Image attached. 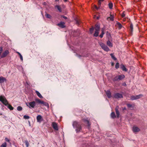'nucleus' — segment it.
I'll return each instance as SVG.
<instances>
[{
  "label": "nucleus",
  "mask_w": 147,
  "mask_h": 147,
  "mask_svg": "<svg viewBox=\"0 0 147 147\" xmlns=\"http://www.w3.org/2000/svg\"><path fill=\"white\" fill-rule=\"evenodd\" d=\"M0 100L5 105L7 106L10 110H12L13 109V107L8 104L7 100L4 96H0Z\"/></svg>",
  "instance_id": "obj_1"
},
{
  "label": "nucleus",
  "mask_w": 147,
  "mask_h": 147,
  "mask_svg": "<svg viewBox=\"0 0 147 147\" xmlns=\"http://www.w3.org/2000/svg\"><path fill=\"white\" fill-rule=\"evenodd\" d=\"M73 125L74 128H76V130L77 132L81 131V127L80 124L77 121H74L73 123Z\"/></svg>",
  "instance_id": "obj_2"
},
{
  "label": "nucleus",
  "mask_w": 147,
  "mask_h": 147,
  "mask_svg": "<svg viewBox=\"0 0 147 147\" xmlns=\"http://www.w3.org/2000/svg\"><path fill=\"white\" fill-rule=\"evenodd\" d=\"M26 106L30 108H34L36 105V102L35 101H32L29 102H26Z\"/></svg>",
  "instance_id": "obj_3"
},
{
  "label": "nucleus",
  "mask_w": 147,
  "mask_h": 147,
  "mask_svg": "<svg viewBox=\"0 0 147 147\" xmlns=\"http://www.w3.org/2000/svg\"><path fill=\"white\" fill-rule=\"evenodd\" d=\"M99 44L101 46L102 48L104 51H108L109 50L108 47L104 43L101 42H99Z\"/></svg>",
  "instance_id": "obj_4"
},
{
  "label": "nucleus",
  "mask_w": 147,
  "mask_h": 147,
  "mask_svg": "<svg viewBox=\"0 0 147 147\" xmlns=\"http://www.w3.org/2000/svg\"><path fill=\"white\" fill-rule=\"evenodd\" d=\"M35 101L37 103H38L42 104L43 105L47 107L48 108L49 107V104L48 103L45 102L43 101H41L39 99L37 98L35 99Z\"/></svg>",
  "instance_id": "obj_5"
},
{
  "label": "nucleus",
  "mask_w": 147,
  "mask_h": 147,
  "mask_svg": "<svg viewBox=\"0 0 147 147\" xmlns=\"http://www.w3.org/2000/svg\"><path fill=\"white\" fill-rule=\"evenodd\" d=\"M125 77L124 75H121L116 76L114 79L113 81H116L118 80H121L123 79Z\"/></svg>",
  "instance_id": "obj_6"
},
{
  "label": "nucleus",
  "mask_w": 147,
  "mask_h": 147,
  "mask_svg": "<svg viewBox=\"0 0 147 147\" xmlns=\"http://www.w3.org/2000/svg\"><path fill=\"white\" fill-rule=\"evenodd\" d=\"M52 126L55 130L57 131L58 130L57 124V123L55 122H53L52 123Z\"/></svg>",
  "instance_id": "obj_7"
},
{
  "label": "nucleus",
  "mask_w": 147,
  "mask_h": 147,
  "mask_svg": "<svg viewBox=\"0 0 147 147\" xmlns=\"http://www.w3.org/2000/svg\"><path fill=\"white\" fill-rule=\"evenodd\" d=\"M114 97L116 98H123V96L120 93H117L114 94Z\"/></svg>",
  "instance_id": "obj_8"
},
{
  "label": "nucleus",
  "mask_w": 147,
  "mask_h": 147,
  "mask_svg": "<svg viewBox=\"0 0 147 147\" xmlns=\"http://www.w3.org/2000/svg\"><path fill=\"white\" fill-rule=\"evenodd\" d=\"M37 120L38 122L40 123L42 120V116L40 115H38L36 117Z\"/></svg>",
  "instance_id": "obj_9"
},
{
  "label": "nucleus",
  "mask_w": 147,
  "mask_h": 147,
  "mask_svg": "<svg viewBox=\"0 0 147 147\" xmlns=\"http://www.w3.org/2000/svg\"><path fill=\"white\" fill-rule=\"evenodd\" d=\"M65 23L64 22H61L57 24V25L62 28H63L65 27Z\"/></svg>",
  "instance_id": "obj_10"
},
{
  "label": "nucleus",
  "mask_w": 147,
  "mask_h": 147,
  "mask_svg": "<svg viewBox=\"0 0 147 147\" xmlns=\"http://www.w3.org/2000/svg\"><path fill=\"white\" fill-rule=\"evenodd\" d=\"M132 130L134 132H136L139 131L140 129L138 127L134 126L132 128Z\"/></svg>",
  "instance_id": "obj_11"
},
{
  "label": "nucleus",
  "mask_w": 147,
  "mask_h": 147,
  "mask_svg": "<svg viewBox=\"0 0 147 147\" xmlns=\"http://www.w3.org/2000/svg\"><path fill=\"white\" fill-rule=\"evenodd\" d=\"M9 52L8 50H6L2 54L1 56V58H3L6 57L9 53Z\"/></svg>",
  "instance_id": "obj_12"
},
{
  "label": "nucleus",
  "mask_w": 147,
  "mask_h": 147,
  "mask_svg": "<svg viewBox=\"0 0 147 147\" xmlns=\"http://www.w3.org/2000/svg\"><path fill=\"white\" fill-rule=\"evenodd\" d=\"M106 92L107 96L109 98L111 97V92L109 90L107 91Z\"/></svg>",
  "instance_id": "obj_13"
},
{
  "label": "nucleus",
  "mask_w": 147,
  "mask_h": 147,
  "mask_svg": "<svg viewBox=\"0 0 147 147\" xmlns=\"http://www.w3.org/2000/svg\"><path fill=\"white\" fill-rule=\"evenodd\" d=\"M6 79L3 77H0V83H3L6 81Z\"/></svg>",
  "instance_id": "obj_14"
},
{
  "label": "nucleus",
  "mask_w": 147,
  "mask_h": 147,
  "mask_svg": "<svg viewBox=\"0 0 147 147\" xmlns=\"http://www.w3.org/2000/svg\"><path fill=\"white\" fill-rule=\"evenodd\" d=\"M143 96V95L141 94H140L138 95H136V100L139 99Z\"/></svg>",
  "instance_id": "obj_15"
},
{
  "label": "nucleus",
  "mask_w": 147,
  "mask_h": 147,
  "mask_svg": "<svg viewBox=\"0 0 147 147\" xmlns=\"http://www.w3.org/2000/svg\"><path fill=\"white\" fill-rule=\"evenodd\" d=\"M83 120L84 122L86 125L88 126L90 125V124L88 120L86 119H83Z\"/></svg>",
  "instance_id": "obj_16"
},
{
  "label": "nucleus",
  "mask_w": 147,
  "mask_h": 147,
  "mask_svg": "<svg viewBox=\"0 0 147 147\" xmlns=\"http://www.w3.org/2000/svg\"><path fill=\"white\" fill-rule=\"evenodd\" d=\"M35 92L36 93L37 95L40 98H42L43 97L39 93V92L37 91H36Z\"/></svg>",
  "instance_id": "obj_17"
},
{
  "label": "nucleus",
  "mask_w": 147,
  "mask_h": 147,
  "mask_svg": "<svg viewBox=\"0 0 147 147\" xmlns=\"http://www.w3.org/2000/svg\"><path fill=\"white\" fill-rule=\"evenodd\" d=\"M100 26L98 24H96L95 25V30H99Z\"/></svg>",
  "instance_id": "obj_18"
},
{
  "label": "nucleus",
  "mask_w": 147,
  "mask_h": 147,
  "mask_svg": "<svg viewBox=\"0 0 147 147\" xmlns=\"http://www.w3.org/2000/svg\"><path fill=\"white\" fill-rule=\"evenodd\" d=\"M114 16L112 15H110V17L107 18V19H109V20L111 21H113L114 20Z\"/></svg>",
  "instance_id": "obj_19"
},
{
  "label": "nucleus",
  "mask_w": 147,
  "mask_h": 147,
  "mask_svg": "<svg viewBox=\"0 0 147 147\" xmlns=\"http://www.w3.org/2000/svg\"><path fill=\"white\" fill-rule=\"evenodd\" d=\"M121 68L123 70L125 71H127V70L125 66L123 65H121Z\"/></svg>",
  "instance_id": "obj_20"
},
{
  "label": "nucleus",
  "mask_w": 147,
  "mask_h": 147,
  "mask_svg": "<svg viewBox=\"0 0 147 147\" xmlns=\"http://www.w3.org/2000/svg\"><path fill=\"white\" fill-rule=\"evenodd\" d=\"M117 26L119 28V29H120L122 27L121 24L119 22H117L116 23Z\"/></svg>",
  "instance_id": "obj_21"
},
{
  "label": "nucleus",
  "mask_w": 147,
  "mask_h": 147,
  "mask_svg": "<svg viewBox=\"0 0 147 147\" xmlns=\"http://www.w3.org/2000/svg\"><path fill=\"white\" fill-rule=\"evenodd\" d=\"M99 30H95L94 33V36L96 37L98 36V35L99 31Z\"/></svg>",
  "instance_id": "obj_22"
},
{
  "label": "nucleus",
  "mask_w": 147,
  "mask_h": 147,
  "mask_svg": "<svg viewBox=\"0 0 147 147\" xmlns=\"http://www.w3.org/2000/svg\"><path fill=\"white\" fill-rule=\"evenodd\" d=\"M107 44L109 47H112L113 46L112 43L109 40L107 42Z\"/></svg>",
  "instance_id": "obj_23"
},
{
  "label": "nucleus",
  "mask_w": 147,
  "mask_h": 147,
  "mask_svg": "<svg viewBox=\"0 0 147 147\" xmlns=\"http://www.w3.org/2000/svg\"><path fill=\"white\" fill-rule=\"evenodd\" d=\"M108 5L110 9H112L113 7V4L111 2L109 3L108 4Z\"/></svg>",
  "instance_id": "obj_24"
},
{
  "label": "nucleus",
  "mask_w": 147,
  "mask_h": 147,
  "mask_svg": "<svg viewBox=\"0 0 147 147\" xmlns=\"http://www.w3.org/2000/svg\"><path fill=\"white\" fill-rule=\"evenodd\" d=\"M55 7L60 12L61 11V7L59 5H56L55 6Z\"/></svg>",
  "instance_id": "obj_25"
},
{
  "label": "nucleus",
  "mask_w": 147,
  "mask_h": 147,
  "mask_svg": "<svg viewBox=\"0 0 147 147\" xmlns=\"http://www.w3.org/2000/svg\"><path fill=\"white\" fill-rule=\"evenodd\" d=\"M111 116L113 118H114L115 117V115L114 112H112L111 114Z\"/></svg>",
  "instance_id": "obj_26"
},
{
  "label": "nucleus",
  "mask_w": 147,
  "mask_h": 147,
  "mask_svg": "<svg viewBox=\"0 0 147 147\" xmlns=\"http://www.w3.org/2000/svg\"><path fill=\"white\" fill-rule=\"evenodd\" d=\"M110 55L111 56L112 58L114 60H116L117 59L115 57L113 54L111 53L110 54Z\"/></svg>",
  "instance_id": "obj_27"
},
{
  "label": "nucleus",
  "mask_w": 147,
  "mask_h": 147,
  "mask_svg": "<svg viewBox=\"0 0 147 147\" xmlns=\"http://www.w3.org/2000/svg\"><path fill=\"white\" fill-rule=\"evenodd\" d=\"M25 143L26 145V147H28L29 146V143H28V141L27 140H26L25 142Z\"/></svg>",
  "instance_id": "obj_28"
},
{
  "label": "nucleus",
  "mask_w": 147,
  "mask_h": 147,
  "mask_svg": "<svg viewBox=\"0 0 147 147\" xmlns=\"http://www.w3.org/2000/svg\"><path fill=\"white\" fill-rule=\"evenodd\" d=\"M7 146V144L5 142L3 143L2 145H1V147H6Z\"/></svg>",
  "instance_id": "obj_29"
},
{
  "label": "nucleus",
  "mask_w": 147,
  "mask_h": 147,
  "mask_svg": "<svg viewBox=\"0 0 147 147\" xmlns=\"http://www.w3.org/2000/svg\"><path fill=\"white\" fill-rule=\"evenodd\" d=\"M136 95L135 96H131V100H136Z\"/></svg>",
  "instance_id": "obj_30"
},
{
  "label": "nucleus",
  "mask_w": 147,
  "mask_h": 147,
  "mask_svg": "<svg viewBox=\"0 0 147 147\" xmlns=\"http://www.w3.org/2000/svg\"><path fill=\"white\" fill-rule=\"evenodd\" d=\"M17 109L18 111H21L22 110V108L21 106H18V107Z\"/></svg>",
  "instance_id": "obj_31"
},
{
  "label": "nucleus",
  "mask_w": 147,
  "mask_h": 147,
  "mask_svg": "<svg viewBox=\"0 0 147 147\" xmlns=\"http://www.w3.org/2000/svg\"><path fill=\"white\" fill-rule=\"evenodd\" d=\"M133 28V25L132 24H131L130 25V29L131 32H132Z\"/></svg>",
  "instance_id": "obj_32"
},
{
  "label": "nucleus",
  "mask_w": 147,
  "mask_h": 147,
  "mask_svg": "<svg viewBox=\"0 0 147 147\" xmlns=\"http://www.w3.org/2000/svg\"><path fill=\"white\" fill-rule=\"evenodd\" d=\"M46 17L48 18H50L51 16L49 14H46L45 15Z\"/></svg>",
  "instance_id": "obj_33"
},
{
  "label": "nucleus",
  "mask_w": 147,
  "mask_h": 147,
  "mask_svg": "<svg viewBox=\"0 0 147 147\" xmlns=\"http://www.w3.org/2000/svg\"><path fill=\"white\" fill-rule=\"evenodd\" d=\"M24 118L25 119H28L30 118V117L28 116L25 115L24 116Z\"/></svg>",
  "instance_id": "obj_34"
},
{
  "label": "nucleus",
  "mask_w": 147,
  "mask_h": 147,
  "mask_svg": "<svg viewBox=\"0 0 147 147\" xmlns=\"http://www.w3.org/2000/svg\"><path fill=\"white\" fill-rule=\"evenodd\" d=\"M94 30V28L93 27H92L90 29V32L91 34H92V33L93 32Z\"/></svg>",
  "instance_id": "obj_35"
},
{
  "label": "nucleus",
  "mask_w": 147,
  "mask_h": 147,
  "mask_svg": "<svg viewBox=\"0 0 147 147\" xmlns=\"http://www.w3.org/2000/svg\"><path fill=\"white\" fill-rule=\"evenodd\" d=\"M116 113L117 117H119V113L118 111H116Z\"/></svg>",
  "instance_id": "obj_36"
},
{
  "label": "nucleus",
  "mask_w": 147,
  "mask_h": 147,
  "mask_svg": "<svg viewBox=\"0 0 147 147\" xmlns=\"http://www.w3.org/2000/svg\"><path fill=\"white\" fill-rule=\"evenodd\" d=\"M119 67V64L118 63H117L115 65V68L117 69Z\"/></svg>",
  "instance_id": "obj_37"
},
{
  "label": "nucleus",
  "mask_w": 147,
  "mask_h": 147,
  "mask_svg": "<svg viewBox=\"0 0 147 147\" xmlns=\"http://www.w3.org/2000/svg\"><path fill=\"white\" fill-rule=\"evenodd\" d=\"M81 56L82 57H86L88 56V54H87L86 55H84V54H82Z\"/></svg>",
  "instance_id": "obj_38"
},
{
  "label": "nucleus",
  "mask_w": 147,
  "mask_h": 147,
  "mask_svg": "<svg viewBox=\"0 0 147 147\" xmlns=\"http://www.w3.org/2000/svg\"><path fill=\"white\" fill-rule=\"evenodd\" d=\"M125 16V14L124 13V11H123L121 14V16L123 18H124Z\"/></svg>",
  "instance_id": "obj_39"
},
{
  "label": "nucleus",
  "mask_w": 147,
  "mask_h": 147,
  "mask_svg": "<svg viewBox=\"0 0 147 147\" xmlns=\"http://www.w3.org/2000/svg\"><path fill=\"white\" fill-rule=\"evenodd\" d=\"M3 51V48L2 47H0V55Z\"/></svg>",
  "instance_id": "obj_40"
},
{
  "label": "nucleus",
  "mask_w": 147,
  "mask_h": 147,
  "mask_svg": "<svg viewBox=\"0 0 147 147\" xmlns=\"http://www.w3.org/2000/svg\"><path fill=\"white\" fill-rule=\"evenodd\" d=\"M20 59L21 61H23V58L22 56V55H20Z\"/></svg>",
  "instance_id": "obj_41"
},
{
  "label": "nucleus",
  "mask_w": 147,
  "mask_h": 147,
  "mask_svg": "<svg viewBox=\"0 0 147 147\" xmlns=\"http://www.w3.org/2000/svg\"><path fill=\"white\" fill-rule=\"evenodd\" d=\"M5 140L7 142H9L10 141L7 138H5Z\"/></svg>",
  "instance_id": "obj_42"
},
{
  "label": "nucleus",
  "mask_w": 147,
  "mask_h": 147,
  "mask_svg": "<svg viewBox=\"0 0 147 147\" xmlns=\"http://www.w3.org/2000/svg\"><path fill=\"white\" fill-rule=\"evenodd\" d=\"M127 106L128 107H129V108H131V107H132V105L131 104H127Z\"/></svg>",
  "instance_id": "obj_43"
},
{
  "label": "nucleus",
  "mask_w": 147,
  "mask_h": 147,
  "mask_svg": "<svg viewBox=\"0 0 147 147\" xmlns=\"http://www.w3.org/2000/svg\"><path fill=\"white\" fill-rule=\"evenodd\" d=\"M102 34H103L104 35V30L102 29Z\"/></svg>",
  "instance_id": "obj_44"
},
{
  "label": "nucleus",
  "mask_w": 147,
  "mask_h": 147,
  "mask_svg": "<svg viewBox=\"0 0 147 147\" xmlns=\"http://www.w3.org/2000/svg\"><path fill=\"white\" fill-rule=\"evenodd\" d=\"M118 107H117L115 108V111H118Z\"/></svg>",
  "instance_id": "obj_45"
},
{
  "label": "nucleus",
  "mask_w": 147,
  "mask_h": 147,
  "mask_svg": "<svg viewBox=\"0 0 147 147\" xmlns=\"http://www.w3.org/2000/svg\"><path fill=\"white\" fill-rule=\"evenodd\" d=\"M103 35L101 34H100V35L99 36H100V37L101 38H102L103 37Z\"/></svg>",
  "instance_id": "obj_46"
},
{
  "label": "nucleus",
  "mask_w": 147,
  "mask_h": 147,
  "mask_svg": "<svg viewBox=\"0 0 147 147\" xmlns=\"http://www.w3.org/2000/svg\"><path fill=\"white\" fill-rule=\"evenodd\" d=\"M16 53H17L19 55V56L20 55H21V54L18 52L17 51Z\"/></svg>",
  "instance_id": "obj_47"
},
{
  "label": "nucleus",
  "mask_w": 147,
  "mask_h": 147,
  "mask_svg": "<svg viewBox=\"0 0 147 147\" xmlns=\"http://www.w3.org/2000/svg\"><path fill=\"white\" fill-rule=\"evenodd\" d=\"M104 0H99V1L98 2V3H99V4H100V1H103Z\"/></svg>",
  "instance_id": "obj_48"
},
{
  "label": "nucleus",
  "mask_w": 147,
  "mask_h": 147,
  "mask_svg": "<svg viewBox=\"0 0 147 147\" xmlns=\"http://www.w3.org/2000/svg\"><path fill=\"white\" fill-rule=\"evenodd\" d=\"M77 56L78 57H80V55H78V54H77Z\"/></svg>",
  "instance_id": "obj_49"
},
{
  "label": "nucleus",
  "mask_w": 147,
  "mask_h": 147,
  "mask_svg": "<svg viewBox=\"0 0 147 147\" xmlns=\"http://www.w3.org/2000/svg\"><path fill=\"white\" fill-rule=\"evenodd\" d=\"M95 7L96 9H98V8L96 6H95Z\"/></svg>",
  "instance_id": "obj_50"
},
{
  "label": "nucleus",
  "mask_w": 147,
  "mask_h": 147,
  "mask_svg": "<svg viewBox=\"0 0 147 147\" xmlns=\"http://www.w3.org/2000/svg\"><path fill=\"white\" fill-rule=\"evenodd\" d=\"M63 18H65V19H67V17H65V16H64V17H63Z\"/></svg>",
  "instance_id": "obj_51"
},
{
  "label": "nucleus",
  "mask_w": 147,
  "mask_h": 147,
  "mask_svg": "<svg viewBox=\"0 0 147 147\" xmlns=\"http://www.w3.org/2000/svg\"><path fill=\"white\" fill-rule=\"evenodd\" d=\"M124 86H126V84L125 83L123 85Z\"/></svg>",
  "instance_id": "obj_52"
},
{
  "label": "nucleus",
  "mask_w": 147,
  "mask_h": 147,
  "mask_svg": "<svg viewBox=\"0 0 147 147\" xmlns=\"http://www.w3.org/2000/svg\"><path fill=\"white\" fill-rule=\"evenodd\" d=\"M112 65L113 66L114 65V63H112Z\"/></svg>",
  "instance_id": "obj_53"
},
{
  "label": "nucleus",
  "mask_w": 147,
  "mask_h": 147,
  "mask_svg": "<svg viewBox=\"0 0 147 147\" xmlns=\"http://www.w3.org/2000/svg\"><path fill=\"white\" fill-rule=\"evenodd\" d=\"M67 0H64L65 2H66Z\"/></svg>",
  "instance_id": "obj_54"
},
{
  "label": "nucleus",
  "mask_w": 147,
  "mask_h": 147,
  "mask_svg": "<svg viewBox=\"0 0 147 147\" xmlns=\"http://www.w3.org/2000/svg\"><path fill=\"white\" fill-rule=\"evenodd\" d=\"M125 109H126V108L125 107V108H124V109H123V110H125Z\"/></svg>",
  "instance_id": "obj_55"
},
{
  "label": "nucleus",
  "mask_w": 147,
  "mask_h": 147,
  "mask_svg": "<svg viewBox=\"0 0 147 147\" xmlns=\"http://www.w3.org/2000/svg\"><path fill=\"white\" fill-rule=\"evenodd\" d=\"M98 18H98V17H97V19H98Z\"/></svg>",
  "instance_id": "obj_56"
},
{
  "label": "nucleus",
  "mask_w": 147,
  "mask_h": 147,
  "mask_svg": "<svg viewBox=\"0 0 147 147\" xmlns=\"http://www.w3.org/2000/svg\"><path fill=\"white\" fill-rule=\"evenodd\" d=\"M59 0H56V1H58Z\"/></svg>",
  "instance_id": "obj_57"
},
{
  "label": "nucleus",
  "mask_w": 147,
  "mask_h": 147,
  "mask_svg": "<svg viewBox=\"0 0 147 147\" xmlns=\"http://www.w3.org/2000/svg\"><path fill=\"white\" fill-rule=\"evenodd\" d=\"M125 19H123V20L124 21H125Z\"/></svg>",
  "instance_id": "obj_58"
},
{
  "label": "nucleus",
  "mask_w": 147,
  "mask_h": 147,
  "mask_svg": "<svg viewBox=\"0 0 147 147\" xmlns=\"http://www.w3.org/2000/svg\"><path fill=\"white\" fill-rule=\"evenodd\" d=\"M95 16H94V18H95Z\"/></svg>",
  "instance_id": "obj_59"
}]
</instances>
